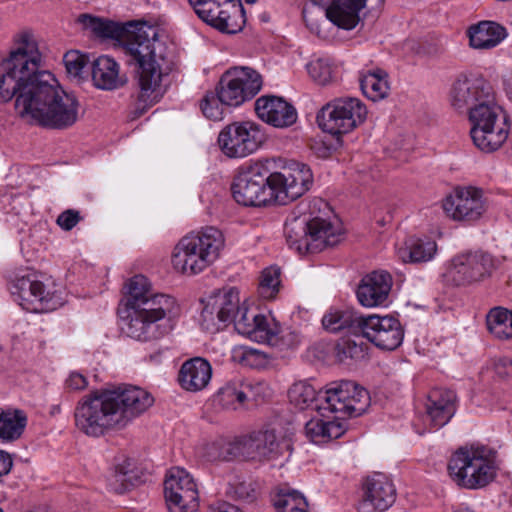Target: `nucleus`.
<instances>
[{
  "label": "nucleus",
  "instance_id": "nucleus-1",
  "mask_svg": "<svg viewBox=\"0 0 512 512\" xmlns=\"http://www.w3.org/2000/svg\"><path fill=\"white\" fill-rule=\"evenodd\" d=\"M41 56L33 36L19 35L16 48L0 63V101L15 99L23 121L45 129L65 130L79 118V101L65 92L56 78L40 70Z\"/></svg>",
  "mask_w": 512,
  "mask_h": 512
},
{
  "label": "nucleus",
  "instance_id": "nucleus-2",
  "mask_svg": "<svg viewBox=\"0 0 512 512\" xmlns=\"http://www.w3.org/2000/svg\"><path fill=\"white\" fill-rule=\"evenodd\" d=\"M78 21L96 37L122 45L128 64L135 66L138 75V103H143V109L158 102L164 93L163 78L175 66L174 49L158 27L144 22L120 24L89 14H81Z\"/></svg>",
  "mask_w": 512,
  "mask_h": 512
},
{
  "label": "nucleus",
  "instance_id": "nucleus-3",
  "mask_svg": "<svg viewBox=\"0 0 512 512\" xmlns=\"http://www.w3.org/2000/svg\"><path fill=\"white\" fill-rule=\"evenodd\" d=\"M153 402L149 392L132 385L90 393L75 408V425L87 436L100 437L109 430L126 427Z\"/></svg>",
  "mask_w": 512,
  "mask_h": 512
},
{
  "label": "nucleus",
  "instance_id": "nucleus-4",
  "mask_svg": "<svg viewBox=\"0 0 512 512\" xmlns=\"http://www.w3.org/2000/svg\"><path fill=\"white\" fill-rule=\"evenodd\" d=\"M288 398L300 410L315 403V409L323 417H327L326 412L339 413L341 416H359L370 403L368 391L350 380L333 382L325 391H317L307 381H298L289 388Z\"/></svg>",
  "mask_w": 512,
  "mask_h": 512
},
{
  "label": "nucleus",
  "instance_id": "nucleus-5",
  "mask_svg": "<svg viewBox=\"0 0 512 512\" xmlns=\"http://www.w3.org/2000/svg\"><path fill=\"white\" fill-rule=\"evenodd\" d=\"M176 309V301L171 296L151 293L129 312L123 331L138 341L158 340L172 329L171 317Z\"/></svg>",
  "mask_w": 512,
  "mask_h": 512
},
{
  "label": "nucleus",
  "instance_id": "nucleus-6",
  "mask_svg": "<svg viewBox=\"0 0 512 512\" xmlns=\"http://www.w3.org/2000/svg\"><path fill=\"white\" fill-rule=\"evenodd\" d=\"M497 452L485 445L459 448L451 456L448 472L460 487L476 490L486 487L497 475Z\"/></svg>",
  "mask_w": 512,
  "mask_h": 512
},
{
  "label": "nucleus",
  "instance_id": "nucleus-7",
  "mask_svg": "<svg viewBox=\"0 0 512 512\" xmlns=\"http://www.w3.org/2000/svg\"><path fill=\"white\" fill-rule=\"evenodd\" d=\"M223 246V234L215 227L189 233L174 248L173 267L182 274L196 275L214 263Z\"/></svg>",
  "mask_w": 512,
  "mask_h": 512
},
{
  "label": "nucleus",
  "instance_id": "nucleus-8",
  "mask_svg": "<svg viewBox=\"0 0 512 512\" xmlns=\"http://www.w3.org/2000/svg\"><path fill=\"white\" fill-rule=\"evenodd\" d=\"M471 123L470 136L474 145L485 153L498 150L507 140L510 125L506 114L495 99L477 105L468 114Z\"/></svg>",
  "mask_w": 512,
  "mask_h": 512
},
{
  "label": "nucleus",
  "instance_id": "nucleus-9",
  "mask_svg": "<svg viewBox=\"0 0 512 512\" xmlns=\"http://www.w3.org/2000/svg\"><path fill=\"white\" fill-rule=\"evenodd\" d=\"M270 179H272V171L269 160L242 166L231 185L234 200L247 207L276 203L275 186Z\"/></svg>",
  "mask_w": 512,
  "mask_h": 512
},
{
  "label": "nucleus",
  "instance_id": "nucleus-10",
  "mask_svg": "<svg viewBox=\"0 0 512 512\" xmlns=\"http://www.w3.org/2000/svg\"><path fill=\"white\" fill-rule=\"evenodd\" d=\"M365 104L355 97L336 98L324 105L317 114L319 127L331 135L352 132L367 117Z\"/></svg>",
  "mask_w": 512,
  "mask_h": 512
},
{
  "label": "nucleus",
  "instance_id": "nucleus-11",
  "mask_svg": "<svg viewBox=\"0 0 512 512\" xmlns=\"http://www.w3.org/2000/svg\"><path fill=\"white\" fill-rule=\"evenodd\" d=\"M496 269V260L483 250L455 255L444 274L445 281L454 286H465L490 277Z\"/></svg>",
  "mask_w": 512,
  "mask_h": 512
},
{
  "label": "nucleus",
  "instance_id": "nucleus-12",
  "mask_svg": "<svg viewBox=\"0 0 512 512\" xmlns=\"http://www.w3.org/2000/svg\"><path fill=\"white\" fill-rule=\"evenodd\" d=\"M261 75L250 67H233L220 78L215 91L226 106H239L252 99L262 87Z\"/></svg>",
  "mask_w": 512,
  "mask_h": 512
},
{
  "label": "nucleus",
  "instance_id": "nucleus-13",
  "mask_svg": "<svg viewBox=\"0 0 512 512\" xmlns=\"http://www.w3.org/2000/svg\"><path fill=\"white\" fill-rule=\"evenodd\" d=\"M14 300L27 311H53L63 304L62 298L55 290L46 289L43 282L32 273L16 276L10 284Z\"/></svg>",
  "mask_w": 512,
  "mask_h": 512
},
{
  "label": "nucleus",
  "instance_id": "nucleus-14",
  "mask_svg": "<svg viewBox=\"0 0 512 512\" xmlns=\"http://www.w3.org/2000/svg\"><path fill=\"white\" fill-rule=\"evenodd\" d=\"M265 140L261 126L252 121L231 123L218 136L221 151L230 158H243L253 154Z\"/></svg>",
  "mask_w": 512,
  "mask_h": 512
},
{
  "label": "nucleus",
  "instance_id": "nucleus-15",
  "mask_svg": "<svg viewBox=\"0 0 512 512\" xmlns=\"http://www.w3.org/2000/svg\"><path fill=\"white\" fill-rule=\"evenodd\" d=\"M164 495L170 512H195L198 508L197 485L183 468H172L164 481Z\"/></svg>",
  "mask_w": 512,
  "mask_h": 512
},
{
  "label": "nucleus",
  "instance_id": "nucleus-16",
  "mask_svg": "<svg viewBox=\"0 0 512 512\" xmlns=\"http://www.w3.org/2000/svg\"><path fill=\"white\" fill-rule=\"evenodd\" d=\"M278 448L274 430H259L229 442L227 454L233 458L263 461L275 458Z\"/></svg>",
  "mask_w": 512,
  "mask_h": 512
},
{
  "label": "nucleus",
  "instance_id": "nucleus-17",
  "mask_svg": "<svg viewBox=\"0 0 512 512\" xmlns=\"http://www.w3.org/2000/svg\"><path fill=\"white\" fill-rule=\"evenodd\" d=\"M494 94L491 84L483 77L461 75L451 86L449 101L456 111L469 114Z\"/></svg>",
  "mask_w": 512,
  "mask_h": 512
},
{
  "label": "nucleus",
  "instance_id": "nucleus-18",
  "mask_svg": "<svg viewBox=\"0 0 512 512\" xmlns=\"http://www.w3.org/2000/svg\"><path fill=\"white\" fill-rule=\"evenodd\" d=\"M275 186L276 203L285 205L308 191L313 183L311 169L302 163H294L281 172H272L270 179Z\"/></svg>",
  "mask_w": 512,
  "mask_h": 512
},
{
  "label": "nucleus",
  "instance_id": "nucleus-19",
  "mask_svg": "<svg viewBox=\"0 0 512 512\" xmlns=\"http://www.w3.org/2000/svg\"><path fill=\"white\" fill-rule=\"evenodd\" d=\"M360 335L382 350H394L404 338L400 321L393 316L371 314L363 316Z\"/></svg>",
  "mask_w": 512,
  "mask_h": 512
},
{
  "label": "nucleus",
  "instance_id": "nucleus-20",
  "mask_svg": "<svg viewBox=\"0 0 512 512\" xmlns=\"http://www.w3.org/2000/svg\"><path fill=\"white\" fill-rule=\"evenodd\" d=\"M443 210L453 220L474 222L486 211L481 189L462 187L455 189L442 203Z\"/></svg>",
  "mask_w": 512,
  "mask_h": 512
},
{
  "label": "nucleus",
  "instance_id": "nucleus-21",
  "mask_svg": "<svg viewBox=\"0 0 512 512\" xmlns=\"http://www.w3.org/2000/svg\"><path fill=\"white\" fill-rule=\"evenodd\" d=\"M396 500V488L392 480L382 473L368 476L362 484L358 503L359 512H384Z\"/></svg>",
  "mask_w": 512,
  "mask_h": 512
},
{
  "label": "nucleus",
  "instance_id": "nucleus-22",
  "mask_svg": "<svg viewBox=\"0 0 512 512\" xmlns=\"http://www.w3.org/2000/svg\"><path fill=\"white\" fill-rule=\"evenodd\" d=\"M326 17L337 27L354 29L360 21V11L367 6L372 9L380 6L384 0H329L326 4Z\"/></svg>",
  "mask_w": 512,
  "mask_h": 512
},
{
  "label": "nucleus",
  "instance_id": "nucleus-23",
  "mask_svg": "<svg viewBox=\"0 0 512 512\" xmlns=\"http://www.w3.org/2000/svg\"><path fill=\"white\" fill-rule=\"evenodd\" d=\"M392 276L384 270L373 271L364 276L358 285L356 295L364 307L383 305L392 288Z\"/></svg>",
  "mask_w": 512,
  "mask_h": 512
},
{
  "label": "nucleus",
  "instance_id": "nucleus-24",
  "mask_svg": "<svg viewBox=\"0 0 512 512\" xmlns=\"http://www.w3.org/2000/svg\"><path fill=\"white\" fill-rule=\"evenodd\" d=\"M255 111L262 121L277 128L289 127L297 120L295 108L277 96L258 98L255 102Z\"/></svg>",
  "mask_w": 512,
  "mask_h": 512
},
{
  "label": "nucleus",
  "instance_id": "nucleus-25",
  "mask_svg": "<svg viewBox=\"0 0 512 512\" xmlns=\"http://www.w3.org/2000/svg\"><path fill=\"white\" fill-rule=\"evenodd\" d=\"M456 412V394L444 388L432 389L426 403L425 422L430 429H438L446 425Z\"/></svg>",
  "mask_w": 512,
  "mask_h": 512
},
{
  "label": "nucleus",
  "instance_id": "nucleus-26",
  "mask_svg": "<svg viewBox=\"0 0 512 512\" xmlns=\"http://www.w3.org/2000/svg\"><path fill=\"white\" fill-rule=\"evenodd\" d=\"M204 22L221 32L235 34L245 25V11L239 0H226Z\"/></svg>",
  "mask_w": 512,
  "mask_h": 512
},
{
  "label": "nucleus",
  "instance_id": "nucleus-27",
  "mask_svg": "<svg viewBox=\"0 0 512 512\" xmlns=\"http://www.w3.org/2000/svg\"><path fill=\"white\" fill-rule=\"evenodd\" d=\"M212 377L210 363L201 357L186 360L179 371L180 386L190 392H198L207 387Z\"/></svg>",
  "mask_w": 512,
  "mask_h": 512
},
{
  "label": "nucleus",
  "instance_id": "nucleus-28",
  "mask_svg": "<svg viewBox=\"0 0 512 512\" xmlns=\"http://www.w3.org/2000/svg\"><path fill=\"white\" fill-rule=\"evenodd\" d=\"M307 230L312 253L337 245L342 239L341 229L321 217L307 219Z\"/></svg>",
  "mask_w": 512,
  "mask_h": 512
},
{
  "label": "nucleus",
  "instance_id": "nucleus-29",
  "mask_svg": "<svg viewBox=\"0 0 512 512\" xmlns=\"http://www.w3.org/2000/svg\"><path fill=\"white\" fill-rule=\"evenodd\" d=\"M467 33L470 46L479 50H488L498 46L508 35L504 26L487 20L470 26Z\"/></svg>",
  "mask_w": 512,
  "mask_h": 512
},
{
  "label": "nucleus",
  "instance_id": "nucleus-30",
  "mask_svg": "<svg viewBox=\"0 0 512 512\" xmlns=\"http://www.w3.org/2000/svg\"><path fill=\"white\" fill-rule=\"evenodd\" d=\"M333 420L312 418L305 424V434L313 443L320 444L341 437L346 431L343 422L348 416L333 413Z\"/></svg>",
  "mask_w": 512,
  "mask_h": 512
},
{
  "label": "nucleus",
  "instance_id": "nucleus-31",
  "mask_svg": "<svg viewBox=\"0 0 512 512\" xmlns=\"http://www.w3.org/2000/svg\"><path fill=\"white\" fill-rule=\"evenodd\" d=\"M362 314L353 309H330L322 318L323 328L331 333H337L342 330H349L355 335H360Z\"/></svg>",
  "mask_w": 512,
  "mask_h": 512
},
{
  "label": "nucleus",
  "instance_id": "nucleus-32",
  "mask_svg": "<svg viewBox=\"0 0 512 512\" xmlns=\"http://www.w3.org/2000/svg\"><path fill=\"white\" fill-rule=\"evenodd\" d=\"M92 80L102 90H113L119 87V65L111 57L101 55L92 62Z\"/></svg>",
  "mask_w": 512,
  "mask_h": 512
},
{
  "label": "nucleus",
  "instance_id": "nucleus-33",
  "mask_svg": "<svg viewBox=\"0 0 512 512\" xmlns=\"http://www.w3.org/2000/svg\"><path fill=\"white\" fill-rule=\"evenodd\" d=\"M437 252V244L430 238H410L398 251L403 262L422 263L432 260Z\"/></svg>",
  "mask_w": 512,
  "mask_h": 512
},
{
  "label": "nucleus",
  "instance_id": "nucleus-34",
  "mask_svg": "<svg viewBox=\"0 0 512 512\" xmlns=\"http://www.w3.org/2000/svg\"><path fill=\"white\" fill-rule=\"evenodd\" d=\"M284 233L286 242L291 249L299 254L312 253L307 230V218L293 217L285 222Z\"/></svg>",
  "mask_w": 512,
  "mask_h": 512
},
{
  "label": "nucleus",
  "instance_id": "nucleus-35",
  "mask_svg": "<svg viewBox=\"0 0 512 512\" xmlns=\"http://www.w3.org/2000/svg\"><path fill=\"white\" fill-rule=\"evenodd\" d=\"M211 305L218 309V322L226 326L240 308L239 292L235 288L219 290L212 294Z\"/></svg>",
  "mask_w": 512,
  "mask_h": 512
},
{
  "label": "nucleus",
  "instance_id": "nucleus-36",
  "mask_svg": "<svg viewBox=\"0 0 512 512\" xmlns=\"http://www.w3.org/2000/svg\"><path fill=\"white\" fill-rule=\"evenodd\" d=\"M359 81L363 94L372 101L384 99L390 90L388 74L380 68L362 74Z\"/></svg>",
  "mask_w": 512,
  "mask_h": 512
},
{
  "label": "nucleus",
  "instance_id": "nucleus-37",
  "mask_svg": "<svg viewBox=\"0 0 512 512\" xmlns=\"http://www.w3.org/2000/svg\"><path fill=\"white\" fill-rule=\"evenodd\" d=\"M27 425V417L21 410H3L0 413V440L13 442L21 437Z\"/></svg>",
  "mask_w": 512,
  "mask_h": 512
},
{
  "label": "nucleus",
  "instance_id": "nucleus-38",
  "mask_svg": "<svg viewBox=\"0 0 512 512\" xmlns=\"http://www.w3.org/2000/svg\"><path fill=\"white\" fill-rule=\"evenodd\" d=\"M279 333L280 325L274 318L259 314L247 337L258 343L276 346L279 343Z\"/></svg>",
  "mask_w": 512,
  "mask_h": 512
},
{
  "label": "nucleus",
  "instance_id": "nucleus-39",
  "mask_svg": "<svg viewBox=\"0 0 512 512\" xmlns=\"http://www.w3.org/2000/svg\"><path fill=\"white\" fill-rule=\"evenodd\" d=\"M489 332L499 339L512 337V311L502 307H495L486 317Z\"/></svg>",
  "mask_w": 512,
  "mask_h": 512
},
{
  "label": "nucleus",
  "instance_id": "nucleus-40",
  "mask_svg": "<svg viewBox=\"0 0 512 512\" xmlns=\"http://www.w3.org/2000/svg\"><path fill=\"white\" fill-rule=\"evenodd\" d=\"M140 481L138 472L134 469L133 464L125 460L123 463L115 467V471L110 479L109 486L111 490L117 494H123L130 490Z\"/></svg>",
  "mask_w": 512,
  "mask_h": 512
},
{
  "label": "nucleus",
  "instance_id": "nucleus-41",
  "mask_svg": "<svg viewBox=\"0 0 512 512\" xmlns=\"http://www.w3.org/2000/svg\"><path fill=\"white\" fill-rule=\"evenodd\" d=\"M248 387L238 382H229L219 390L216 402L224 409L236 410L246 401L245 389Z\"/></svg>",
  "mask_w": 512,
  "mask_h": 512
},
{
  "label": "nucleus",
  "instance_id": "nucleus-42",
  "mask_svg": "<svg viewBox=\"0 0 512 512\" xmlns=\"http://www.w3.org/2000/svg\"><path fill=\"white\" fill-rule=\"evenodd\" d=\"M272 501L277 512H308L306 498L295 490H280Z\"/></svg>",
  "mask_w": 512,
  "mask_h": 512
},
{
  "label": "nucleus",
  "instance_id": "nucleus-43",
  "mask_svg": "<svg viewBox=\"0 0 512 512\" xmlns=\"http://www.w3.org/2000/svg\"><path fill=\"white\" fill-rule=\"evenodd\" d=\"M232 359L245 367L260 369L267 366L269 359L266 353L248 346H238L232 351Z\"/></svg>",
  "mask_w": 512,
  "mask_h": 512
},
{
  "label": "nucleus",
  "instance_id": "nucleus-44",
  "mask_svg": "<svg viewBox=\"0 0 512 512\" xmlns=\"http://www.w3.org/2000/svg\"><path fill=\"white\" fill-rule=\"evenodd\" d=\"M151 293L149 280L143 275H135L127 284V308L133 311Z\"/></svg>",
  "mask_w": 512,
  "mask_h": 512
},
{
  "label": "nucleus",
  "instance_id": "nucleus-45",
  "mask_svg": "<svg viewBox=\"0 0 512 512\" xmlns=\"http://www.w3.org/2000/svg\"><path fill=\"white\" fill-rule=\"evenodd\" d=\"M280 275V269L274 266L262 271L258 285V294L261 298L266 300L275 298L280 288Z\"/></svg>",
  "mask_w": 512,
  "mask_h": 512
},
{
  "label": "nucleus",
  "instance_id": "nucleus-46",
  "mask_svg": "<svg viewBox=\"0 0 512 512\" xmlns=\"http://www.w3.org/2000/svg\"><path fill=\"white\" fill-rule=\"evenodd\" d=\"M365 355L366 345L351 339H342L335 346V356L339 362H346L348 359L360 360Z\"/></svg>",
  "mask_w": 512,
  "mask_h": 512
},
{
  "label": "nucleus",
  "instance_id": "nucleus-47",
  "mask_svg": "<svg viewBox=\"0 0 512 512\" xmlns=\"http://www.w3.org/2000/svg\"><path fill=\"white\" fill-rule=\"evenodd\" d=\"M224 106L220 95L216 91H208L200 102L203 115L213 121L221 120L224 114Z\"/></svg>",
  "mask_w": 512,
  "mask_h": 512
},
{
  "label": "nucleus",
  "instance_id": "nucleus-48",
  "mask_svg": "<svg viewBox=\"0 0 512 512\" xmlns=\"http://www.w3.org/2000/svg\"><path fill=\"white\" fill-rule=\"evenodd\" d=\"M309 76L319 85H327L333 78V67L328 59L319 58L307 64Z\"/></svg>",
  "mask_w": 512,
  "mask_h": 512
},
{
  "label": "nucleus",
  "instance_id": "nucleus-49",
  "mask_svg": "<svg viewBox=\"0 0 512 512\" xmlns=\"http://www.w3.org/2000/svg\"><path fill=\"white\" fill-rule=\"evenodd\" d=\"M260 313L256 310L249 309L245 305L240 306L231 322L234 323L236 331L244 336H248L252 331V327Z\"/></svg>",
  "mask_w": 512,
  "mask_h": 512
},
{
  "label": "nucleus",
  "instance_id": "nucleus-50",
  "mask_svg": "<svg viewBox=\"0 0 512 512\" xmlns=\"http://www.w3.org/2000/svg\"><path fill=\"white\" fill-rule=\"evenodd\" d=\"M212 295L208 297L201 312V326L211 333L217 332L224 326L218 322V309L211 305Z\"/></svg>",
  "mask_w": 512,
  "mask_h": 512
},
{
  "label": "nucleus",
  "instance_id": "nucleus-51",
  "mask_svg": "<svg viewBox=\"0 0 512 512\" xmlns=\"http://www.w3.org/2000/svg\"><path fill=\"white\" fill-rule=\"evenodd\" d=\"M64 63L67 72L73 76H80L87 64V57L77 51L67 52L64 55Z\"/></svg>",
  "mask_w": 512,
  "mask_h": 512
},
{
  "label": "nucleus",
  "instance_id": "nucleus-52",
  "mask_svg": "<svg viewBox=\"0 0 512 512\" xmlns=\"http://www.w3.org/2000/svg\"><path fill=\"white\" fill-rule=\"evenodd\" d=\"M82 217L80 212L74 209H67L63 211L56 220V223L65 231L72 230L80 221Z\"/></svg>",
  "mask_w": 512,
  "mask_h": 512
},
{
  "label": "nucleus",
  "instance_id": "nucleus-53",
  "mask_svg": "<svg viewBox=\"0 0 512 512\" xmlns=\"http://www.w3.org/2000/svg\"><path fill=\"white\" fill-rule=\"evenodd\" d=\"M235 495L238 499L246 502H252L257 497L256 489L250 482L238 483L235 486Z\"/></svg>",
  "mask_w": 512,
  "mask_h": 512
},
{
  "label": "nucleus",
  "instance_id": "nucleus-54",
  "mask_svg": "<svg viewBox=\"0 0 512 512\" xmlns=\"http://www.w3.org/2000/svg\"><path fill=\"white\" fill-rule=\"evenodd\" d=\"M88 385V381L84 375L78 372H71L65 380V388L69 391H81Z\"/></svg>",
  "mask_w": 512,
  "mask_h": 512
},
{
  "label": "nucleus",
  "instance_id": "nucleus-55",
  "mask_svg": "<svg viewBox=\"0 0 512 512\" xmlns=\"http://www.w3.org/2000/svg\"><path fill=\"white\" fill-rule=\"evenodd\" d=\"M494 371L502 379L512 376V359L509 357L499 358L494 363Z\"/></svg>",
  "mask_w": 512,
  "mask_h": 512
},
{
  "label": "nucleus",
  "instance_id": "nucleus-56",
  "mask_svg": "<svg viewBox=\"0 0 512 512\" xmlns=\"http://www.w3.org/2000/svg\"><path fill=\"white\" fill-rule=\"evenodd\" d=\"M12 466L13 461L10 454L0 450V476L8 474Z\"/></svg>",
  "mask_w": 512,
  "mask_h": 512
},
{
  "label": "nucleus",
  "instance_id": "nucleus-57",
  "mask_svg": "<svg viewBox=\"0 0 512 512\" xmlns=\"http://www.w3.org/2000/svg\"><path fill=\"white\" fill-rule=\"evenodd\" d=\"M210 512H243L240 508L230 503H221L212 507Z\"/></svg>",
  "mask_w": 512,
  "mask_h": 512
},
{
  "label": "nucleus",
  "instance_id": "nucleus-58",
  "mask_svg": "<svg viewBox=\"0 0 512 512\" xmlns=\"http://www.w3.org/2000/svg\"><path fill=\"white\" fill-rule=\"evenodd\" d=\"M504 89L508 97L512 100V77L504 80Z\"/></svg>",
  "mask_w": 512,
  "mask_h": 512
},
{
  "label": "nucleus",
  "instance_id": "nucleus-59",
  "mask_svg": "<svg viewBox=\"0 0 512 512\" xmlns=\"http://www.w3.org/2000/svg\"><path fill=\"white\" fill-rule=\"evenodd\" d=\"M314 5L325 6L329 0H310Z\"/></svg>",
  "mask_w": 512,
  "mask_h": 512
},
{
  "label": "nucleus",
  "instance_id": "nucleus-60",
  "mask_svg": "<svg viewBox=\"0 0 512 512\" xmlns=\"http://www.w3.org/2000/svg\"><path fill=\"white\" fill-rule=\"evenodd\" d=\"M455 512H474L472 509H470L469 507H458Z\"/></svg>",
  "mask_w": 512,
  "mask_h": 512
},
{
  "label": "nucleus",
  "instance_id": "nucleus-61",
  "mask_svg": "<svg viewBox=\"0 0 512 512\" xmlns=\"http://www.w3.org/2000/svg\"><path fill=\"white\" fill-rule=\"evenodd\" d=\"M261 20L264 21V22H267L269 20V16L267 13H263L261 14L260 16Z\"/></svg>",
  "mask_w": 512,
  "mask_h": 512
},
{
  "label": "nucleus",
  "instance_id": "nucleus-62",
  "mask_svg": "<svg viewBox=\"0 0 512 512\" xmlns=\"http://www.w3.org/2000/svg\"><path fill=\"white\" fill-rule=\"evenodd\" d=\"M257 0H245L247 4H254Z\"/></svg>",
  "mask_w": 512,
  "mask_h": 512
},
{
  "label": "nucleus",
  "instance_id": "nucleus-63",
  "mask_svg": "<svg viewBox=\"0 0 512 512\" xmlns=\"http://www.w3.org/2000/svg\"><path fill=\"white\" fill-rule=\"evenodd\" d=\"M2 411H3V409H2V408H0V413H2Z\"/></svg>",
  "mask_w": 512,
  "mask_h": 512
},
{
  "label": "nucleus",
  "instance_id": "nucleus-64",
  "mask_svg": "<svg viewBox=\"0 0 512 512\" xmlns=\"http://www.w3.org/2000/svg\"><path fill=\"white\" fill-rule=\"evenodd\" d=\"M0 512H3V511L0 509Z\"/></svg>",
  "mask_w": 512,
  "mask_h": 512
}]
</instances>
